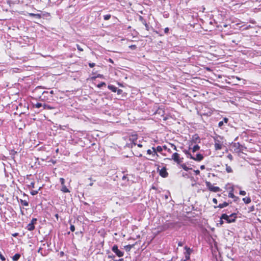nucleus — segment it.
Segmentation results:
<instances>
[{"mask_svg": "<svg viewBox=\"0 0 261 261\" xmlns=\"http://www.w3.org/2000/svg\"><path fill=\"white\" fill-rule=\"evenodd\" d=\"M185 258H186L185 259H186V260L190 259V255L185 254Z\"/></svg>", "mask_w": 261, "mask_h": 261, "instance_id": "55", "label": "nucleus"}, {"mask_svg": "<svg viewBox=\"0 0 261 261\" xmlns=\"http://www.w3.org/2000/svg\"><path fill=\"white\" fill-rule=\"evenodd\" d=\"M227 157L230 161H232L233 156L230 153L228 154Z\"/></svg>", "mask_w": 261, "mask_h": 261, "instance_id": "44", "label": "nucleus"}, {"mask_svg": "<svg viewBox=\"0 0 261 261\" xmlns=\"http://www.w3.org/2000/svg\"><path fill=\"white\" fill-rule=\"evenodd\" d=\"M129 48H130L131 49H136L137 48V46L135 44L134 45H131L130 46H129Z\"/></svg>", "mask_w": 261, "mask_h": 261, "instance_id": "43", "label": "nucleus"}, {"mask_svg": "<svg viewBox=\"0 0 261 261\" xmlns=\"http://www.w3.org/2000/svg\"><path fill=\"white\" fill-rule=\"evenodd\" d=\"M111 15L110 14H107L103 16V18L106 20H108L110 19Z\"/></svg>", "mask_w": 261, "mask_h": 261, "instance_id": "36", "label": "nucleus"}, {"mask_svg": "<svg viewBox=\"0 0 261 261\" xmlns=\"http://www.w3.org/2000/svg\"><path fill=\"white\" fill-rule=\"evenodd\" d=\"M212 114V113L210 112L209 114L208 113H203L201 114V115H205V116H210Z\"/></svg>", "mask_w": 261, "mask_h": 261, "instance_id": "62", "label": "nucleus"}, {"mask_svg": "<svg viewBox=\"0 0 261 261\" xmlns=\"http://www.w3.org/2000/svg\"><path fill=\"white\" fill-rule=\"evenodd\" d=\"M27 229L29 231H32L35 229V225L30 223L27 226Z\"/></svg>", "mask_w": 261, "mask_h": 261, "instance_id": "21", "label": "nucleus"}, {"mask_svg": "<svg viewBox=\"0 0 261 261\" xmlns=\"http://www.w3.org/2000/svg\"><path fill=\"white\" fill-rule=\"evenodd\" d=\"M135 246V244L133 245H127L124 247V249L127 252H129L132 248H133Z\"/></svg>", "mask_w": 261, "mask_h": 261, "instance_id": "20", "label": "nucleus"}, {"mask_svg": "<svg viewBox=\"0 0 261 261\" xmlns=\"http://www.w3.org/2000/svg\"><path fill=\"white\" fill-rule=\"evenodd\" d=\"M181 168H182L184 170L186 171H188L190 170H191V168H189L187 166V165L185 164L184 163H180V164H178Z\"/></svg>", "mask_w": 261, "mask_h": 261, "instance_id": "17", "label": "nucleus"}, {"mask_svg": "<svg viewBox=\"0 0 261 261\" xmlns=\"http://www.w3.org/2000/svg\"><path fill=\"white\" fill-rule=\"evenodd\" d=\"M229 205V203L227 202H224L223 203H220L218 205H215L214 207L215 208H223L225 207H226L228 205Z\"/></svg>", "mask_w": 261, "mask_h": 261, "instance_id": "14", "label": "nucleus"}, {"mask_svg": "<svg viewBox=\"0 0 261 261\" xmlns=\"http://www.w3.org/2000/svg\"><path fill=\"white\" fill-rule=\"evenodd\" d=\"M199 149H200V146L198 145H195L192 148V151L193 152H195L196 151L198 150Z\"/></svg>", "mask_w": 261, "mask_h": 261, "instance_id": "31", "label": "nucleus"}, {"mask_svg": "<svg viewBox=\"0 0 261 261\" xmlns=\"http://www.w3.org/2000/svg\"><path fill=\"white\" fill-rule=\"evenodd\" d=\"M170 144L174 150H177V147L174 144L170 143Z\"/></svg>", "mask_w": 261, "mask_h": 261, "instance_id": "50", "label": "nucleus"}, {"mask_svg": "<svg viewBox=\"0 0 261 261\" xmlns=\"http://www.w3.org/2000/svg\"><path fill=\"white\" fill-rule=\"evenodd\" d=\"M237 213H233L230 215V218L229 219V220L230 221H229V223H234L236 221L237 219Z\"/></svg>", "mask_w": 261, "mask_h": 261, "instance_id": "10", "label": "nucleus"}, {"mask_svg": "<svg viewBox=\"0 0 261 261\" xmlns=\"http://www.w3.org/2000/svg\"><path fill=\"white\" fill-rule=\"evenodd\" d=\"M200 168L201 170H203L205 169V166L204 165H201Z\"/></svg>", "mask_w": 261, "mask_h": 261, "instance_id": "63", "label": "nucleus"}, {"mask_svg": "<svg viewBox=\"0 0 261 261\" xmlns=\"http://www.w3.org/2000/svg\"><path fill=\"white\" fill-rule=\"evenodd\" d=\"M139 20L143 24H145V23H147L146 22V21L145 20V19H144V18L143 17V16L140 15L139 16Z\"/></svg>", "mask_w": 261, "mask_h": 261, "instance_id": "32", "label": "nucleus"}, {"mask_svg": "<svg viewBox=\"0 0 261 261\" xmlns=\"http://www.w3.org/2000/svg\"><path fill=\"white\" fill-rule=\"evenodd\" d=\"M37 220L36 218H33L31 220V223L33 224L34 225H35V224H36Z\"/></svg>", "mask_w": 261, "mask_h": 261, "instance_id": "42", "label": "nucleus"}, {"mask_svg": "<svg viewBox=\"0 0 261 261\" xmlns=\"http://www.w3.org/2000/svg\"><path fill=\"white\" fill-rule=\"evenodd\" d=\"M122 179L123 180H126V181H128V180H129V179H128V175H127V174H126V175H123V176H122Z\"/></svg>", "mask_w": 261, "mask_h": 261, "instance_id": "40", "label": "nucleus"}, {"mask_svg": "<svg viewBox=\"0 0 261 261\" xmlns=\"http://www.w3.org/2000/svg\"><path fill=\"white\" fill-rule=\"evenodd\" d=\"M16 153H17V151H15V150H14V149H11V150L10 151V154L11 155L14 156Z\"/></svg>", "mask_w": 261, "mask_h": 261, "instance_id": "38", "label": "nucleus"}, {"mask_svg": "<svg viewBox=\"0 0 261 261\" xmlns=\"http://www.w3.org/2000/svg\"><path fill=\"white\" fill-rule=\"evenodd\" d=\"M226 171L227 173H232L233 172L231 167L228 166L227 164H226Z\"/></svg>", "mask_w": 261, "mask_h": 261, "instance_id": "28", "label": "nucleus"}, {"mask_svg": "<svg viewBox=\"0 0 261 261\" xmlns=\"http://www.w3.org/2000/svg\"><path fill=\"white\" fill-rule=\"evenodd\" d=\"M20 202L23 206H27L29 205V202L25 200L20 199Z\"/></svg>", "mask_w": 261, "mask_h": 261, "instance_id": "27", "label": "nucleus"}, {"mask_svg": "<svg viewBox=\"0 0 261 261\" xmlns=\"http://www.w3.org/2000/svg\"><path fill=\"white\" fill-rule=\"evenodd\" d=\"M39 98L41 101L47 102L54 100V97H51L47 91L42 92L41 95L39 96Z\"/></svg>", "mask_w": 261, "mask_h": 261, "instance_id": "2", "label": "nucleus"}, {"mask_svg": "<svg viewBox=\"0 0 261 261\" xmlns=\"http://www.w3.org/2000/svg\"><path fill=\"white\" fill-rule=\"evenodd\" d=\"M213 202L215 204H217L218 203L217 199L216 198H215L213 199Z\"/></svg>", "mask_w": 261, "mask_h": 261, "instance_id": "59", "label": "nucleus"}, {"mask_svg": "<svg viewBox=\"0 0 261 261\" xmlns=\"http://www.w3.org/2000/svg\"><path fill=\"white\" fill-rule=\"evenodd\" d=\"M146 152L147 154L149 155H152V153H153L151 149H148Z\"/></svg>", "mask_w": 261, "mask_h": 261, "instance_id": "52", "label": "nucleus"}, {"mask_svg": "<svg viewBox=\"0 0 261 261\" xmlns=\"http://www.w3.org/2000/svg\"><path fill=\"white\" fill-rule=\"evenodd\" d=\"M76 47L77 49L80 51H83L84 50L83 49L79 44H76Z\"/></svg>", "mask_w": 261, "mask_h": 261, "instance_id": "47", "label": "nucleus"}, {"mask_svg": "<svg viewBox=\"0 0 261 261\" xmlns=\"http://www.w3.org/2000/svg\"><path fill=\"white\" fill-rule=\"evenodd\" d=\"M60 181L61 182V186L65 185V179L63 177H61L60 178Z\"/></svg>", "mask_w": 261, "mask_h": 261, "instance_id": "39", "label": "nucleus"}, {"mask_svg": "<svg viewBox=\"0 0 261 261\" xmlns=\"http://www.w3.org/2000/svg\"><path fill=\"white\" fill-rule=\"evenodd\" d=\"M138 139V135L137 134H133L129 136V140L130 141V143L127 144L128 147L133 148L134 147L137 145V140Z\"/></svg>", "mask_w": 261, "mask_h": 261, "instance_id": "4", "label": "nucleus"}, {"mask_svg": "<svg viewBox=\"0 0 261 261\" xmlns=\"http://www.w3.org/2000/svg\"><path fill=\"white\" fill-rule=\"evenodd\" d=\"M196 175H199L200 174V171L199 170H196L194 171Z\"/></svg>", "mask_w": 261, "mask_h": 261, "instance_id": "60", "label": "nucleus"}, {"mask_svg": "<svg viewBox=\"0 0 261 261\" xmlns=\"http://www.w3.org/2000/svg\"><path fill=\"white\" fill-rule=\"evenodd\" d=\"M169 29L168 27L165 28L164 32H165V34H168L169 33Z\"/></svg>", "mask_w": 261, "mask_h": 261, "instance_id": "53", "label": "nucleus"}, {"mask_svg": "<svg viewBox=\"0 0 261 261\" xmlns=\"http://www.w3.org/2000/svg\"><path fill=\"white\" fill-rule=\"evenodd\" d=\"M89 66L91 68H93L95 66V64L94 63H89Z\"/></svg>", "mask_w": 261, "mask_h": 261, "instance_id": "54", "label": "nucleus"}, {"mask_svg": "<svg viewBox=\"0 0 261 261\" xmlns=\"http://www.w3.org/2000/svg\"><path fill=\"white\" fill-rule=\"evenodd\" d=\"M185 249L186 250L185 254L190 255L192 252V250L187 246L185 247Z\"/></svg>", "mask_w": 261, "mask_h": 261, "instance_id": "26", "label": "nucleus"}, {"mask_svg": "<svg viewBox=\"0 0 261 261\" xmlns=\"http://www.w3.org/2000/svg\"><path fill=\"white\" fill-rule=\"evenodd\" d=\"M106 84L105 82H101L99 84H98L97 86L98 88H101L103 86H106Z\"/></svg>", "mask_w": 261, "mask_h": 261, "instance_id": "41", "label": "nucleus"}, {"mask_svg": "<svg viewBox=\"0 0 261 261\" xmlns=\"http://www.w3.org/2000/svg\"><path fill=\"white\" fill-rule=\"evenodd\" d=\"M234 188L233 187H231L229 188V191L228 193V196L229 198H231L233 199L234 201H237V200L239 199V197L236 196L234 194Z\"/></svg>", "mask_w": 261, "mask_h": 261, "instance_id": "9", "label": "nucleus"}, {"mask_svg": "<svg viewBox=\"0 0 261 261\" xmlns=\"http://www.w3.org/2000/svg\"><path fill=\"white\" fill-rule=\"evenodd\" d=\"M155 150H156V152H161L163 151V148L161 146H158L156 147Z\"/></svg>", "mask_w": 261, "mask_h": 261, "instance_id": "34", "label": "nucleus"}, {"mask_svg": "<svg viewBox=\"0 0 261 261\" xmlns=\"http://www.w3.org/2000/svg\"><path fill=\"white\" fill-rule=\"evenodd\" d=\"M169 227V225L168 224H166L163 225L158 226V229L160 230V231H163L168 229Z\"/></svg>", "mask_w": 261, "mask_h": 261, "instance_id": "13", "label": "nucleus"}, {"mask_svg": "<svg viewBox=\"0 0 261 261\" xmlns=\"http://www.w3.org/2000/svg\"><path fill=\"white\" fill-rule=\"evenodd\" d=\"M29 189H32L35 188V181L34 180L29 179V184L27 185Z\"/></svg>", "mask_w": 261, "mask_h": 261, "instance_id": "15", "label": "nucleus"}, {"mask_svg": "<svg viewBox=\"0 0 261 261\" xmlns=\"http://www.w3.org/2000/svg\"><path fill=\"white\" fill-rule=\"evenodd\" d=\"M108 88L109 89L111 90L112 91H113L114 92H116L117 87H116V86L112 85H108Z\"/></svg>", "mask_w": 261, "mask_h": 261, "instance_id": "19", "label": "nucleus"}, {"mask_svg": "<svg viewBox=\"0 0 261 261\" xmlns=\"http://www.w3.org/2000/svg\"><path fill=\"white\" fill-rule=\"evenodd\" d=\"M12 236H13V237H16L17 236H18V233L16 232V233H13V234H12Z\"/></svg>", "mask_w": 261, "mask_h": 261, "instance_id": "64", "label": "nucleus"}, {"mask_svg": "<svg viewBox=\"0 0 261 261\" xmlns=\"http://www.w3.org/2000/svg\"><path fill=\"white\" fill-rule=\"evenodd\" d=\"M61 191L63 193H69L70 192V190L65 186V185L61 186Z\"/></svg>", "mask_w": 261, "mask_h": 261, "instance_id": "18", "label": "nucleus"}, {"mask_svg": "<svg viewBox=\"0 0 261 261\" xmlns=\"http://www.w3.org/2000/svg\"><path fill=\"white\" fill-rule=\"evenodd\" d=\"M205 185L206 187L208 189V190L214 192H217L221 191V189L219 187H215L214 186L211 182L206 181L205 182Z\"/></svg>", "mask_w": 261, "mask_h": 261, "instance_id": "6", "label": "nucleus"}, {"mask_svg": "<svg viewBox=\"0 0 261 261\" xmlns=\"http://www.w3.org/2000/svg\"><path fill=\"white\" fill-rule=\"evenodd\" d=\"M41 188L40 187L38 190H32L30 192V193L32 195H36L38 193V191L40 190Z\"/></svg>", "mask_w": 261, "mask_h": 261, "instance_id": "30", "label": "nucleus"}, {"mask_svg": "<svg viewBox=\"0 0 261 261\" xmlns=\"http://www.w3.org/2000/svg\"><path fill=\"white\" fill-rule=\"evenodd\" d=\"M170 160H173L177 164H180L183 162L184 158L180 157V154L177 152L173 153Z\"/></svg>", "mask_w": 261, "mask_h": 261, "instance_id": "5", "label": "nucleus"}, {"mask_svg": "<svg viewBox=\"0 0 261 261\" xmlns=\"http://www.w3.org/2000/svg\"><path fill=\"white\" fill-rule=\"evenodd\" d=\"M214 141V148L216 150L222 149L224 146V139L220 136H216L213 138Z\"/></svg>", "mask_w": 261, "mask_h": 261, "instance_id": "1", "label": "nucleus"}, {"mask_svg": "<svg viewBox=\"0 0 261 261\" xmlns=\"http://www.w3.org/2000/svg\"><path fill=\"white\" fill-rule=\"evenodd\" d=\"M228 122V119L227 118H223V120L221 121H220L218 123V126L219 127H221L223 124H224V123H227Z\"/></svg>", "mask_w": 261, "mask_h": 261, "instance_id": "16", "label": "nucleus"}, {"mask_svg": "<svg viewBox=\"0 0 261 261\" xmlns=\"http://www.w3.org/2000/svg\"><path fill=\"white\" fill-rule=\"evenodd\" d=\"M156 167H157L156 170L157 172L159 173V175L163 178L167 177L169 174L167 171V168L166 167H163L162 168L160 169L159 165H155Z\"/></svg>", "mask_w": 261, "mask_h": 261, "instance_id": "3", "label": "nucleus"}, {"mask_svg": "<svg viewBox=\"0 0 261 261\" xmlns=\"http://www.w3.org/2000/svg\"><path fill=\"white\" fill-rule=\"evenodd\" d=\"M135 153H134V155H136V156H138V157H141L142 156V153H141L140 152L138 151H135Z\"/></svg>", "mask_w": 261, "mask_h": 261, "instance_id": "35", "label": "nucleus"}, {"mask_svg": "<svg viewBox=\"0 0 261 261\" xmlns=\"http://www.w3.org/2000/svg\"><path fill=\"white\" fill-rule=\"evenodd\" d=\"M187 157L188 158H189V159H192V160H194V156H193L191 154V153H190V152L189 153V154H188V155H187Z\"/></svg>", "mask_w": 261, "mask_h": 261, "instance_id": "46", "label": "nucleus"}, {"mask_svg": "<svg viewBox=\"0 0 261 261\" xmlns=\"http://www.w3.org/2000/svg\"><path fill=\"white\" fill-rule=\"evenodd\" d=\"M112 250L113 252H114L117 256L118 257H122L123 256L124 253L122 251H120L117 246V245H114L112 248Z\"/></svg>", "mask_w": 261, "mask_h": 261, "instance_id": "8", "label": "nucleus"}, {"mask_svg": "<svg viewBox=\"0 0 261 261\" xmlns=\"http://www.w3.org/2000/svg\"><path fill=\"white\" fill-rule=\"evenodd\" d=\"M155 149H156V148H155L154 147H152V151L153 153H152V156L156 155L157 156H158L159 155L158 154L156 150H155Z\"/></svg>", "mask_w": 261, "mask_h": 261, "instance_id": "33", "label": "nucleus"}, {"mask_svg": "<svg viewBox=\"0 0 261 261\" xmlns=\"http://www.w3.org/2000/svg\"><path fill=\"white\" fill-rule=\"evenodd\" d=\"M230 217V215H228L226 214H222L220 217V219L225 220L227 223H229V221H230L229 220Z\"/></svg>", "mask_w": 261, "mask_h": 261, "instance_id": "11", "label": "nucleus"}, {"mask_svg": "<svg viewBox=\"0 0 261 261\" xmlns=\"http://www.w3.org/2000/svg\"><path fill=\"white\" fill-rule=\"evenodd\" d=\"M29 15L30 16L35 17L38 19H40L41 18V15L40 14H34V13H29Z\"/></svg>", "mask_w": 261, "mask_h": 261, "instance_id": "23", "label": "nucleus"}, {"mask_svg": "<svg viewBox=\"0 0 261 261\" xmlns=\"http://www.w3.org/2000/svg\"><path fill=\"white\" fill-rule=\"evenodd\" d=\"M246 194V192L245 191H240V194L242 195H245Z\"/></svg>", "mask_w": 261, "mask_h": 261, "instance_id": "57", "label": "nucleus"}, {"mask_svg": "<svg viewBox=\"0 0 261 261\" xmlns=\"http://www.w3.org/2000/svg\"><path fill=\"white\" fill-rule=\"evenodd\" d=\"M192 139L195 143H196L197 141L199 142L200 140L197 134H195L194 136H193Z\"/></svg>", "mask_w": 261, "mask_h": 261, "instance_id": "22", "label": "nucleus"}, {"mask_svg": "<svg viewBox=\"0 0 261 261\" xmlns=\"http://www.w3.org/2000/svg\"><path fill=\"white\" fill-rule=\"evenodd\" d=\"M49 94L51 97H53V95L54 94V91L53 90H51L50 92H48Z\"/></svg>", "mask_w": 261, "mask_h": 261, "instance_id": "58", "label": "nucleus"}, {"mask_svg": "<svg viewBox=\"0 0 261 261\" xmlns=\"http://www.w3.org/2000/svg\"><path fill=\"white\" fill-rule=\"evenodd\" d=\"M70 229L71 231L73 232L75 230V227L73 225H71L70 226Z\"/></svg>", "mask_w": 261, "mask_h": 261, "instance_id": "49", "label": "nucleus"}, {"mask_svg": "<svg viewBox=\"0 0 261 261\" xmlns=\"http://www.w3.org/2000/svg\"><path fill=\"white\" fill-rule=\"evenodd\" d=\"M122 91H123L122 89H118V88H117L116 92L118 94H121L122 93Z\"/></svg>", "mask_w": 261, "mask_h": 261, "instance_id": "51", "label": "nucleus"}, {"mask_svg": "<svg viewBox=\"0 0 261 261\" xmlns=\"http://www.w3.org/2000/svg\"><path fill=\"white\" fill-rule=\"evenodd\" d=\"M183 152L187 155L188 154H189V153H190V152L187 150H183Z\"/></svg>", "mask_w": 261, "mask_h": 261, "instance_id": "61", "label": "nucleus"}, {"mask_svg": "<svg viewBox=\"0 0 261 261\" xmlns=\"http://www.w3.org/2000/svg\"><path fill=\"white\" fill-rule=\"evenodd\" d=\"M20 257V254L19 253L15 254L12 257L13 261H17Z\"/></svg>", "mask_w": 261, "mask_h": 261, "instance_id": "25", "label": "nucleus"}, {"mask_svg": "<svg viewBox=\"0 0 261 261\" xmlns=\"http://www.w3.org/2000/svg\"><path fill=\"white\" fill-rule=\"evenodd\" d=\"M203 158L204 156L202 154L198 153L196 154V157L194 156V160L197 162H200L202 161L203 159Z\"/></svg>", "mask_w": 261, "mask_h": 261, "instance_id": "12", "label": "nucleus"}, {"mask_svg": "<svg viewBox=\"0 0 261 261\" xmlns=\"http://www.w3.org/2000/svg\"><path fill=\"white\" fill-rule=\"evenodd\" d=\"M0 258L3 261H4L6 260L5 256L2 254V253L1 252H0Z\"/></svg>", "mask_w": 261, "mask_h": 261, "instance_id": "45", "label": "nucleus"}, {"mask_svg": "<svg viewBox=\"0 0 261 261\" xmlns=\"http://www.w3.org/2000/svg\"><path fill=\"white\" fill-rule=\"evenodd\" d=\"M161 112L164 113V110L163 109L159 108L158 109V110H157L156 113H158L160 114L161 113Z\"/></svg>", "mask_w": 261, "mask_h": 261, "instance_id": "48", "label": "nucleus"}, {"mask_svg": "<svg viewBox=\"0 0 261 261\" xmlns=\"http://www.w3.org/2000/svg\"><path fill=\"white\" fill-rule=\"evenodd\" d=\"M34 107L36 108H40L41 107H43V105L41 103L37 102L34 105Z\"/></svg>", "mask_w": 261, "mask_h": 261, "instance_id": "37", "label": "nucleus"}, {"mask_svg": "<svg viewBox=\"0 0 261 261\" xmlns=\"http://www.w3.org/2000/svg\"><path fill=\"white\" fill-rule=\"evenodd\" d=\"M234 147V151L238 153H242L246 148L239 142L234 143L233 145Z\"/></svg>", "mask_w": 261, "mask_h": 261, "instance_id": "7", "label": "nucleus"}, {"mask_svg": "<svg viewBox=\"0 0 261 261\" xmlns=\"http://www.w3.org/2000/svg\"><path fill=\"white\" fill-rule=\"evenodd\" d=\"M145 27V29L147 31H149V25L147 23H145V24H144Z\"/></svg>", "mask_w": 261, "mask_h": 261, "instance_id": "56", "label": "nucleus"}, {"mask_svg": "<svg viewBox=\"0 0 261 261\" xmlns=\"http://www.w3.org/2000/svg\"><path fill=\"white\" fill-rule=\"evenodd\" d=\"M243 200L246 204H248L251 202V199L249 197L243 198Z\"/></svg>", "mask_w": 261, "mask_h": 261, "instance_id": "29", "label": "nucleus"}, {"mask_svg": "<svg viewBox=\"0 0 261 261\" xmlns=\"http://www.w3.org/2000/svg\"><path fill=\"white\" fill-rule=\"evenodd\" d=\"M43 108L44 110H52L55 109L54 107H51L50 106L46 104H44L43 105Z\"/></svg>", "mask_w": 261, "mask_h": 261, "instance_id": "24", "label": "nucleus"}]
</instances>
